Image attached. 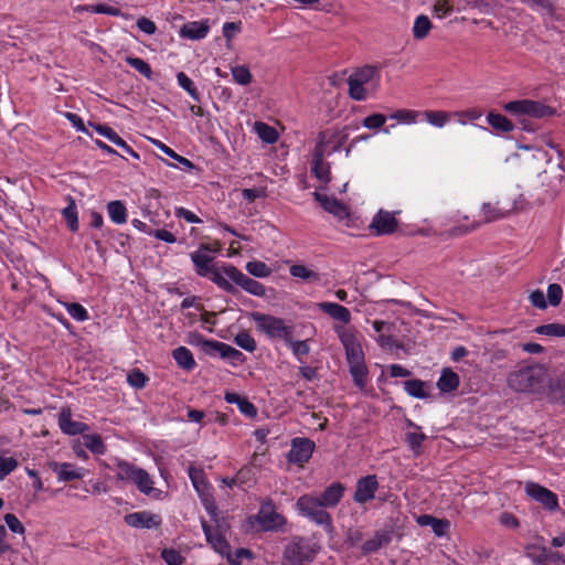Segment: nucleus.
Here are the masks:
<instances>
[{"mask_svg":"<svg viewBox=\"0 0 565 565\" xmlns=\"http://www.w3.org/2000/svg\"><path fill=\"white\" fill-rule=\"evenodd\" d=\"M548 380L547 370L542 364L522 366L511 371L507 376V383L511 390L531 394L543 393Z\"/></svg>","mask_w":565,"mask_h":565,"instance_id":"nucleus-2","label":"nucleus"},{"mask_svg":"<svg viewBox=\"0 0 565 565\" xmlns=\"http://www.w3.org/2000/svg\"><path fill=\"white\" fill-rule=\"evenodd\" d=\"M431 28H433V25H431V22L428 19V17L422 14V15L417 17L414 22L413 36L416 40H423L429 34V31L431 30Z\"/></svg>","mask_w":565,"mask_h":565,"instance_id":"nucleus-30","label":"nucleus"},{"mask_svg":"<svg viewBox=\"0 0 565 565\" xmlns=\"http://www.w3.org/2000/svg\"><path fill=\"white\" fill-rule=\"evenodd\" d=\"M58 425L64 434L71 436L83 434L88 430V426L85 423L72 419L70 409H62L58 416Z\"/></svg>","mask_w":565,"mask_h":565,"instance_id":"nucleus-14","label":"nucleus"},{"mask_svg":"<svg viewBox=\"0 0 565 565\" xmlns=\"http://www.w3.org/2000/svg\"><path fill=\"white\" fill-rule=\"evenodd\" d=\"M349 95L354 100H365L367 97L366 89L364 88V84L359 83L355 78L349 77Z\"/></svg>","mask_w":565,"mask_h":565,"instance_id":"nucleus-42","label":"nucleus"},{"mask_svg":"<svg viewBox=\"0 0 565 565\" xmlns=\"http://www.w3.org/2000/svg\"><path fill=\"white\" fill-rule=\"evenodd\" d=\"M19 462L13 457H0V481L14 471Z\"/></svg>","mask_w":565,"mask_h":565,"instance_id":"nucleus-50","label":"nucleus"},{"mask_svg":"<svg viewBox=\"0 0 565 565\" xmlns=\"http://www.w3.org/2000/svg\"><path fill=\"white\" fill-rule=\"evenodd\" d=\"M430 526L437 536H444L450 527V522L446 519H431Z\"/></svg>","mask_w":565,"mask_h":565,"instance_id":"nucleus-63","label":"nucleus"},{"mask_svg":"<svg viewBox=\"0 0 565 565\" xmlns=\"http://www.w3.org/2000/svg\"><path fill=\"white\" fill-rule=\"evenodd\" d=\"M148 381V376L139 369H134L127 374V382L135 388H143Z\"/></svg>","mask_w":565,"mask_h":565,"instance_id":"nucleus-46","label":"nucleus"},{"mask_svg":"<svg viewBox=\"0 0 565 565\" xmlns=\"http://www.w3.org/2000/svg\"><path fill=\"white\" fill-rule=\"evenodd\" d=\"M161 557L167 563V565H182L184 559L182 555L173 548H164L161 552Z\"/></svg>","mask_w":565,"mask_h":565,"instance_id":"nucleus-55","label":"nucleus"},{"mask_svg":"<svg viewBox=\"0 0 565 565\" xmlns=\"http://www.w3.org/2000/svg\"><path fill=\"white\" fill-rule=\"evenodd\" d=\"M392 540L391 532L387 531H377L375 535L365 541L362 545V552L364 554H370L379 551L384 545H387Z\"/></svg>","mask_w":565,"mask_h":565,"instance_id":"nucleus-21","label":"nucleus"},{"mask_svg":"<svg viewBox=\"0 0 565 565\" xmlns=\"http://www.w3.org/2000/svg\"><path fill=\"white\" fill-rule=\"evenodd\" d=\"M49 468L57 475L60 481H72L82 478V473L74 469L68 462L58 463L56 461L47 462Z\"/></svg>","mask_w":565,"mask_h":565,"instance_id":"nucleus-19","label":"nucleus"},{"mask_svg":"<svg viewBox=\"0 0 565 565\" xmlns=\"http://www.w3.org/2000/svg\"><path fill=\"white\" fill-rule=\"evenodd\" d=\"M172 356L182 370L192 371L196 365L192 352L185 347L174 349Z\"/></svg>","mask_w":565,"mask_h":565,"instance_id":"nucleus-23","label":"nucleus"},{"mask_svg":"<svg viewBox=\"0 0 565 565\" xmlns=\"http://www.w3.org/2000/svg\"><path fill=\"white\" fill-rule=\"evenodd\" d=\"M202 250H210L207 245L202 244L200 250L191 254V259L195 265V270L199 276L205 277L210 275V271L214 267L211 265L213 257L202 253Z\"/></svg>","mask_w":565,"mask_h":565,"instance_id":"nucleus-15","label":"nucleus"},{"mask_svg":"<svg viewBox=\"0 0 565 565\" xmlns=\"http://www.w3.org/2000/svg\"><path fill=\"white\" fill-rule=\"evenodd\" d=\"M419 113L411 109H399L393 113L390 118L398 121L415 122Z\"/></svg>","mask_w":565,"mask_h":565,"instance_id":"nucleus-57","label":"nucleus"},{"mask_svg":"<svg viewBox=\"0 0 565 565\" xmlns=\"http://www.w3.org/2000/svg\"><path fill=\"white\" fill-rule=\"evenodd\" d=\"M423 115L430 125L438 128L444 127L449 121L450 117L454 116L444 110H426Z\"/></svg>","mask_w":565,"mask_h":565,"instance_id":"nucleus-31","label":"nucleus"},{"mask_svg":"<svg viewBox=\"0 0 565 565\" xmlns=\"http://www.w3.org/2000/svg\"><path fill=\"white\" fill-rule=\"evenodd\" d=\"M311 172L315 177L324 183L330 181V166L324 160L312 161Z\"/></svg>","mask_w":565,"mask_h":565,"instance_id":"nucleus-43","label":"nucleus"},{"mask_svg":"<svg viewBox=\"0 0 565 565\" xmlns=\"http://www.w3.org/2000/svg\"><path fill=\"white\" fill-rule=\"evenodd\" d=\"M290 275L306 281L316 282L320 280V275L306 267L305 265L296 264L289 268Z\"/></svg>","mask_w":565,"mask_h":565,"instance_id":"nucleus-28","label":"nucleus"},{"mask_svg":"<svg viewBox=\"0 0 565 565\" xmlns=\"http://www.w3.org/2000/svg\"><path fill=\"white\" fill-rule=\"evenodd\" d=\"M153 143L163 152L166 153L167 156H169L170 158H173L174 160H177L179 163H181L182 166L186 167V168H193V163L178 154L177 152H174V150H172L171 148H169L168 146H166L164 143H162L161 141H158V140H154Z\"/></svg>","mask_w":565,"mask_h":565,"instance_id":"nucleus-49","label":"nucleus"},{"mask_svg":"<svg viewBox=\"0 0 565 565\" xmlns=\"http://www.w3.org/2000/svg\"><path fill=\"white\" fill-rule=\"evenodd\" d=\"M514 210V204L501 205L500 202L484 203L482 206L483 221L492 222L498 218L507 216L511 211Z\"/></svg>","mask_w":565,"mask_h":565,"instance_id":"nucleus-18","label":"nucleus"},{"mask_svg":"<svg viewBox=\"0 0 565 565\" xmlns=\"http://www.w3.org/2000/svg\"><path fill=\"white\" fill-rule=\"evenodd\" d=\"M66 309L70 316L77 321H85L88 319V312L81 303H67Z\"/></svg>","mask_w":565,"mask_h":565,"instance_id":"nucleus-51","label":"nucleus"},{"mask_svg":"<svg viewBox=\"0 0 565 565\" xmlns=\"http://www.w3.org/2000/svg\"><path fill=\"white\" fill-rule=\"evenodd\" d=\"M232 76L239 85H248L252 83L253 76L248 67L245 65H237L232 67Z\"/></svg>","mask_w":565,"mask_h":565,"instance_id":"nucleus-41","label":"nucleus"},{"mask_svg":"<svg viewBox=\"0 0 565 565\" xmlns=\"http://www.w3.org/2000/svg\"><path fill=\"white\" fill-rule=\"evenodd\" d=\"M64 218L66 220L68 227L72 232H76L78 230V220L76 205L73 199L70 200L68 206L63 209L62 211Z\"/></svg>","mask_w":565,"mask_h":565,"instance_id":"nucleus-40","label":"nucleus"},{"mask_svg":"<svg viewBox=\"0 0 565 565\" xmlns=\"http://www.w3.org/2000/svg\"><path fill=\"white\" fill-rule=\"evenodd\" d=\"M224 276L226 275L223 269L220 270L214 266L207 277L223 290L233 295L237 294L238 290Z\"/></svg>","mask_w":565,"mask_h":565,"instance_id":"nucleus-29","label":"nucleus"},{"mask_svg":"<svg viewBox=\"0 0 565 565\" xmlns=\"http://www.w3.org/2000/svg\"><path fill=\"white\" fill-rule=\"evenodd\" d=\"M377 489L379 481L375 475L362 477L356 482L353 500L360 504L366 503L374 499Z\"/></svg>","mask_w":565,"mask_h":565,"instance_id":"nucleus-10","label":"nucleus"},{"mask_svg":"<svg viewBox=\"0 0 565 565\" xmlns=\"http://www.w3.org/2000/svg\"><path fill=\"white\" fill-rule=\"evenodd\" d=\"M235 343L248 351V352H254L256 350V341L254 340V338L246 331H242V332H238L234 339Z\"/></svg>","mask_w":565,"mask_h":565,"instance_id":"nucleus-47","label":"nucleus"},{"mask_svg":"<svg viewBox=\"0 0 565 565\" xmlns=\"http://www.w3.org/2000/svg\"><path fill=\"white\" fill-rule=\"evenodd\" d=\"M376 74V66L365 65L356 70L353 74L350 75V77L355 78V81L359 83L367 84L375 77Z\"/></svg>","mask_w":565,"mask_h":565,"instance_id":"nucleus-35","label":"nucleus"},{"mask_svg":"<svg viewBox=\"0 0 565 565\" xmlns=\"http://www.w3.org/2000/svg\"><path fill=\"white\" fill-rule=\"evenodd\" d=\"M405 391L413 397L425 398L427 394L424 390L425 383L420 380H408L404 382Z\"/></svg>","mask_w":565,"mask_h":565,"instance_id":"nucleus-39","label":"nucleus"},{"mask_svg":"<svg viewBox=\"0 0 565 565\" xmlns=\"http://www.w3.org/2000/svg\"><path fill=\"white\" fill-rule=\"evenodd\" d=\"M317 554L315 545L301 536H295L285 547L281 565H305L313 561Z\"/></svg>","mask_w":565,"mask_h":565,"instance_id":"nucleus-3","label":"nucleus"},{"mask_svg":"<svg viewBox=\"0 0 565 565\" xmlns=\"http://www.w3.org/2000/svg\"><path fill=\"white\" fill-rule=\"evenodd\" d=\"M527 99L512 100L503 105V109L513 116H526Z\"/></svg>","mask_w":565,"mask_h":565,"instance_id":"nucleus-45","label":"nucleus"},{"mask_svg":"<svg viewBox=\"0 0 565 565\" xmlns=\"http://www.w3.org/2000/svg\"><path fill=\"white\" fill-rule=\"evenodd\" d=\"M425 438L426 436L423 433H407L405 436L406 443L416 454L419 452V449Z\"/></svg>","mask_w":565,"mask_h":565,"instance_id":"nucleus-61","label":"nucleus"},{"mask_svg":"<svg viewBox=\"0 0 565 565\" xmlns=\"http://www.w3.org/2000/svg\"><path fill=\"white\" fill-rule=\"evenodd\" d=\"M334 330L345 350V359L353 383L363 390L366 386L369 371L362 345L351 329L337 326Z\"/></svg>","mask_w":565,"mask_h":565,"instance_id":"nucleus-1","label":"nucleus"},{"mask_svg":"<svg viewBox=\"0 0 565 565\" xmlns=\"http://www.w3.org/2000/svg\"><path fill=\"white\" fill-rule=\"evenodd\" d=\"M99 135L106 137L110 142L120 147L125 146V140L109 126L89 122Z\"/></svg>","mask_w":565,"mask_h":565,"instance_id":"nucleus-32","label":"nucleus"},{"mask_svg":"<svg viewBox=\"0 0 565 565\" xmlns=\"http://www.w3.org/2000/svg\"><path fill=\"white\" fill-rule=\"evenodd\" d=\"M179 85L189 93V95L196 102H200V95L191 78L183 72L177 74Z\"/></svg>","mask_w":565,"mask_h":565,"instance_id":"nucleus-44","label":"nucleus"},{"mask_svg":"<svg viewBox=\"0 0 565 565\" xmlns=\"http://www.w3.org/2000/svg\"><path fill=\"white\" fill-rule=\"evenodd\" d=\"M256 521L264 531H278L287 522L284 515L275 511V505L271 500L260 505Z\"/></svg>","mask_w":565,"mask_h":565,"instance_id":"nucleus-7","label":"nucleus"},{"mask_svg":"<svg viewBox=\"0 0 565 565\" xmlns=\"http://www.w3.org/2000/svg\"><path fill=\"white\" fill-rule=\"evenodd\" d=\"M315 199L320 203L324 211L334 215L339 220H344L349 216L347 206L334 196H328L318 191L313 193Z\"/></svg>","mask_w":565,"mask_h":565,"instance_id":"nucleus-12","label":"nucleus"},{"mask_svg":"<svg viewBox=\"0 0 565 565\" xmlns=\"http://www.w3.org/2000/svg\"><path fill=\"white\" fill-rule=\"evenodd\" d=\"M319 307L324 313L338 321L349 323L351 320V312L344 306L335 302H321Z\"/></svg>","mask_w":565,"mask_h":565,"instance_id":"nucleus-20","label":"nucleus"},{"mask_svg":"<svg viewBox=\"0 0 565 565\" xmlns=\"http://www.w3.org/2000/svg\"><path fill=\"white\" fill-rule=\"evenodd\" d=\"M214 548L215 551L223 553L224 550H227L230 547L225 537L220 534L217 531L213 533V535L206 540Z\"/></svg>","mask_w":565,"mask_h":565,"instance_id":"nucleus-62","label":"nucleus"},{"mask_svg":"<svg viewBox=\"0 0 565 565\" xmlns=\"http://www.w3.org/2000/svg\"><path fill=\"white\" fill-rule=\"evenodd\" d=\"M299 511L319 525H323L327 530H332V519L322 502L312 495L305 494L297 500Z\"/></svg>","mask_w":565,"mask_h":565,"instance_id":"nucleus-5","label":"nucleus"},{"mask_svg":"<svg viewBox=\"0 0 565 565\" xmlns=\"http://www.w3.org/2000/svg\"><path fill=\"white\" fill-rule=\"evenodd\" d=\"M398 226V222L395 216L386 211H380L374 217L370 225L376 233V235H388L393 234Z\"/></svg>","mask_w":565,"mask_h":565,"instance_id":"nucleus-11","label":"nucleus"},{"mask_svg":"<svg viewBox=\"0 0 565 565\" xmlns=\"http://www.w3.org/2000/svg\"><path fill=\"white\" fill-rule=\"evenodd\" d=\"M386 121V117L382 114H372L363 119L362 125L367 129H379Z\"/></svg>","mask_w":565,"mask_h":565,"instance_id":"nucleus-58","label":"nucleus"},{"mask_svg":"<svg viewBox=\"0 0 565 565\" xmlns=\"http://www.w3.org/2000/svg\"><path fill=\"white\" fill-rule=\"evenodd\" d=\"M539 334L548 337H565V324L562 323H548L542 324L534 330Z\"/></svg>","mask_w":565,"mask_h":565,"instance_id":"nucleus-36","label":"nucleus"},{"mask_svg":"<svg viewBox=\"0 0 565 565\" xmlns=\"http://www.w3.org/2000/svg\"><path fill=\"white\" fill-rule=\"evenodd\" d=\"M189 477L194 486V488L201 492L203 488L206 487L205 480H204V472L202 469H198L194 467L189 468Z\"/></svg>","mask_w":565,"mask_h":565,"instance_id":"nucleus-54","label":"nucleus"},{"mask_svg":"<svg viewBox=\"0 0 565 565\" xmlns=\"http://www.w3.org/2000/svg\"><path fill=\"white\" fill-rule=\"evenodd\" d=\"M344 486L341 482L331 483L318 498L324 508H334L342 499Z\"/></svg>","mask_w":565,"mask_h":565,"instance_id":"nucleus-17","label":"nucleus"},{"mask_svg":"<svg viewBox=\"0 0 565 565\" xmlns=\"http://www.w3.org/2000/svg\"><path fill=\"white\" fill-rule=\"evenodd\" d=\"M285 342L291 348L292 353L297 356L308 355L310 352L307 341H295L292 340V335H290V340Z\"/></svg>","mask_w":565,"mask_h":565,"instance_id":"nucleus-60","label":"nucleus"},{"mask_svg":"<svg viewBox=\"0 0 565 565\" xmlns=\"http://www.w3.org/2000/svg\"><path fill=\"white\" fill-rule=\"evenodd\" d=\"M525 492L529 497L540 502L545 509L550 511H554L558 508L557 495L539 483L527 482L525 484Z\"/></svg>","mask_w":565,"mask_h":565,"instance_id":"nucleus-9","label":"nucleus"},{"mask_svg":"<svg viewBox=\"0 0 565 565\" xmlns=\"http://www.w3.org/2000/svg\"><path fill=\"white\" fill-rule=\"evenodd\" d=\"M4 522L13 533L23 534L25 532L23 524L12 513H7L4 515Z\"/></svg>","mask_w":565,"mask_h":565,"instance_id":"nucleus-64","label":"nucleus"},{"mask_svg":"<svg viewBox=\"0 0 565 565\" xmlns=\"http://www.w3.org/2000/svg\"><path fill=\"white\" fill-rule=\"evenodd\" d=\"M125 61L129 66L134 67L146 78L151 79L152 70L146 61H143L140 57H134V56H127Z\"/></svg>","mask_w":565,"mask_h":565,"instance_id":"nucleus-37","label":"nucleus"},{"mask_svg":"<svg viewBox=\"0 0 565 565\" xmlns=\"http://www.w3.org/2000/svg\"><path fill=\"white\" fill-rule=\"evenodd\" d=\"M107 212L110 220L116 224H124L127 221V209L121 201H110L107 204Z\"/></svg>","mask_w":565,"mask_h":565,"instance_id":"nucleus-26","label":"nucleus"},{"mask_svg":"<svg viewBox=\"0 0 565 565\" xmlns=\"http://www.w3.org/2000/svg\"><path fill=\"white\" fill-rule=\"evenodd\" d=\"M246 270L254 277L265 278L271 274V269L260 260H253L246 264Z\"/></svg>","mask_w":565,"mask_h":565,"instance_id":"nucleus-38","label":"nucleus"},{"mask_svg":"<svg viewBox=\"0 0 565 565\" xmlns=\"http://www.w3.org/2000/svg\"><path fill=\"white\" fill-rule=\"evenodd\" d=\"M316 444L306 437H296L291 440V448L287 455L288 462L302 467L312 457Z\"/></svg>","mask_w":565,"mask_h":565,"instance_id":"nucleus-8","label":"nucleus"},{"mask_svg":"<svg viewBox=\"0 0 565 565\" xmlns=\"http://www.w3.org/2000/svg\"><path fill=\"white\" fill-rule=\"evenodd\" d=\"M487 122L498 132H511L514 129L513 122L499 113L490 111L487 115Z\"/></svg>","mask_w":565,"mask_h":565,"instance_id":"nucleus-24","label":"nucleus"},{"mask_svg":"<svg viewBox=\"0 0 565 565\" xmlns=\"http://www.w3.org/2000/svg\"><path fill=\"white\" fill-rule=\"evenodd\" d=\"M221 358L228 359L234 363H243L245 361V356L239 350L226 343L223 347V351L221 352Z\"/></svg>","mask_w":565,"mask_h":565,"instance_id":"nucleus-53","label":"nucleus"},{"mask_svg":"<svg viewBox=\"0 0 565 565\" xmlns=\"http://www.w3.org/2000/svg\"><path fill=\"white\" fill-rule=\"evenodd\" d=\"M84 446L92 452L103 455L106 451V446L102 437L97 434L83 435Z\"/></svg>","mask_w":565,"mask_h":565,"instance_id":"nucleus-33","label":"nucleus"},{"mask_svg":"<svg viewBox=\"0 0 565 565\" xmlns=\"http://www.w3.org/2000/svg\"><path fill=\"white\" fill-rule=\"evenodd\" d=\"M125 521L132 527H158L161 520L158 515L148 512H134L125 516Z\"/></svg>","mask_w":565,"mask_h":565,"instance_id":"nucleus-13","label":"nucleus"},{"mask_svg":"<svg viewBox=\"0 0 565 565\" xmlns=\"http://www.w3.org/2000/svg\"><path fill=\"white\" fill-rule=\"evenodd\" d=\"M555 114V109L536 100L527 99L526 116L533 118L551 117Z\"/></svg>","mask_w":565,"mask_h":565,"instance_id":"nucleus-25","label":"nucleus"},{"mask_svg":"<svg viewBox=\"0 0 565 565\" xmlns=\"http://www.w3.org/2000/svg\"><path fill=\"white\" fill-rule=\"evenodd\" d=\"M540 563L541 565H565V557L558 552L544 550Z\"/></svg>","mask_w":565,"mask_h":565,"instance_id":"nucleus-48","label":"nucleus"},{"mask_svg":"<svg viewBox=\"0 0 565 565\" xmlns=\"http://www.w3.org/2000/svg\"><path fill=\"white\" fill-rule=\"evenodd\" d=\"M235 478H236V481L238 482L239 487H243V486L250 487L254 482L253 469L249 467H243L235 475Z\"/></svg>","mask_w":565,"mask_h":565,"instance_id":"nucleus-56","label":"nucleus"},{"mask_svg":"<svg viewBox=\"0 0 565 565\" xmlns=\"http://www.w3.org/2000/svg\"><path fill=\"white\" fill-rule=\"evenodd\" d=\"M140 468H137L128 462L120 461L118 463L117 479L119 480H130L135 482L136 477L140 472Z\"/></svg>","mask_w":565,"mask_h":565,"instance_id":"nucleus-34","label":"nucleus"},{"mask_svg":"<svg viewBox=\"0 0 565 565\" xmlns=\"http://www.w3.org/2000/svg\"><path fill=\"white\" fill-rule=\"evenodd\" d=\"M250 318L255 321L257 330L264 332L268 338H279L284 341H289L290 335H292V327L287 326L281 318L257 311L252 312Z\"/></svg>","mask_w":565,"mask_h":565,"instance_id":"nucleus-4","label":"nucleus"},{"mask_svg":"<svg viewBox=\"0 0 565 565\" xmlns=\"http://www.w3.org/2000/svg\"><path fill=\"white\" fill-rule=\"evenodd\" d=\"M135 483L137 484L138 489L146 494H149L152 491V481L148 472L143 469H141L136 477Z\"/></svg>","mask_w":565,"mask_h":565,"instance_id":"nucleus-52","label":"nucleus"},{"mask_svg":"<svg viewBox=\"0 0 565 565\" xmlns=\"http://www.w3.org/2000/svg\"><path fill=\"white\" fill-rule=\"evenodd\" d=\"M460 383L459 375L452 370L446 367L437 382V387L443 393H450L458 388Z\"/></svg>","mask_w":565,"mask_h":565,"instance_id":"nucleus-22","label":"nucleus"},{"mask_svg":"<svg viewBox=\"0 0 565 565\" xmlns=\"http://www.w3.org/2000/svg\"><path fill=\"white\" fill-rule=\"evenodd\" d=\"M255 131L258 137L266 143H274L278 140L277 130L266 122L256 121L254 125Z\"/></svg>","mask_w":565,"mask_h":565,"instance_id":"nucleus-27","label":"nucleus"},{"mask_svg":"<svg viewBox=\"0 0 565 565\" xmlns=\"http://www.w3.org/2000/svg\"><path fill=\"white\" fill-rule=\"evenodd\" d=\"M223 271L226 277L245 291L257 297L266 296V287L259 281L246 276L237 267L233 265H224Z\"/></svg>","mask_w":565,"mask_h":565,"instance_id":"nucleus-6","label":"nucleus"},{"mask_svg":"<svg viewBox=\"0 0 565 565\" xmlns=\"http://www.w3.org/2000/svg\"><path fill=\"white\" fill-rule=\"evenodd\" d=\"M209 30L210 25L207 20L201 22L193 21L182 25L180 35L190 40H201L207 35Z\"/></svg>","mask_w":565,"mask_h":565,"instance_id":"nucleus-16","label":"nucleus"},{"mask_svg":"<svg viewBox=\"0 0 565 565\" xmlns=\"http://www.w3.org/2000/svg\"><path fill=\"white\" fill-rule=\"evenodd\" d=\"M563 298V289L558 284H551L547 288L548 302L556 307L561 303Z\"/></svg>","mask_w":565,"mask_h":565,"instance_id":"nucleus-59","label":"nucleus"}]
</instances>
